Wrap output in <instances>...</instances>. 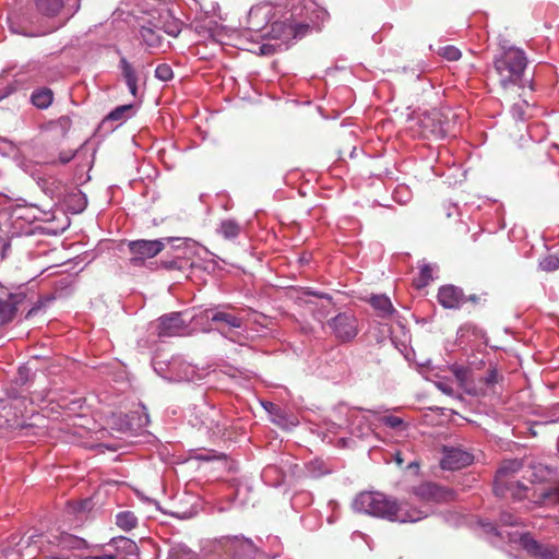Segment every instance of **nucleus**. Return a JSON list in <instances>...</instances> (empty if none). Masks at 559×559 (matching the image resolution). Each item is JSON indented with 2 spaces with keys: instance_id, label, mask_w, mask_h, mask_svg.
Returning a JSON list of instances; mask_svg holds the SVG:
<instances>
[{
  "instance_id": "obj_49",
  "label": "nucleus",
  "mask_w": 559,
  "mask_h": 559,
  "mask_svg": "<svg viewBox=\"0 0 559 559\" xmlns=\"http://www.w3.org/2000/svg\"><path fill=\"white\" fill-rule=\"evenodd\" d=\"M451 205H449L448 211L445 213V216L449 218L451 217L452 213L450 212Z\"/></svg>"
},
{
  "instance_id": "obj_39",
  "label": "nucleus",
  "mask_w": 559,
  "mask_h": 559,
  "mask_svg": "<svg viewBox=\"0 0 559 559\" xmlns=\"http://www.w3.org/2000/svg\"><path fill=\"white\" fill-rule=\"evenodd\" d=\"M498 372L496 369H490L488 371V376L486 377V383L492 384L497 382Z\"/></svg>"
},
{
  "instance_id": "obj_43",
  "label": "nucleus",
  "mask_w": 559,
  "mask_h": 559,
  "mask_svg": "<svg viewBox=\"0 0 559 559\" xmlns=\"http://www.w3.org/2000/svg\"><path fill=\"white\" fill-rule=\"evenodd\" d=\"M8 415H9V407H8V406H2V407H1V411H0V418L4 417V418H5V421H7L10 426H13L12 424H10V419L8 418Z\"/></svg>"
},
{
  "instance_id": "obj_12",
  "label": "nucleus",
  "mask_w": 559,
  "mask_h": 559,
  "mask_svg": "<svg viewBox=\"0 0 559 559\" xmlns=\"http://www.w3.org/2000/svg\"><path fill=\"white\" fill-rule=\"evenodd\" d=\"M438 301L445 309H459L466 304V296L462 288L454 285H444L439 288Z\"/></svg>"
},
{
  "instance_id": "obj_38",
  "label": "nucleus",
  "mask_w": 559,
  "mask_h": 559,
  "mask_svg": "<svg viewBox=\"0 0 559 559\" xmlns=\"http://www.w3.org/2000/svg\"><path fill=\"white\" fill-rule=\"evenodd\" d=\"M56 124L60 127L62 133L66 134V132L71 128L72 121L70 117L62 116L56 121Z\"/></svg>"
},
{
  "instance_id": "obj_2",
  "label": "nucleus",
  "mask_w": 559,
  "mask_h": 559,
  "mask_svg": "<svg viewBox=\"0 0 559 559\" xmlns=\"http://www.w3.org/2000/svg\"><path fill=\"white\" fill-rule=\"evenodd\" d=\"M501 55L495 59V69L501 86L507 88L521 80L526 68V57L523 50L512 46L501 45Z\"/></svg>"
},
{
  "instance_id": "obj_11",
  "label": "nucleus",
  "mask_w": 559,
  "mask_h": 559,
  "mask_svg": "<svg viewBox=\"0 0 559 559\" xmlns=\"http://www.w3.org/2000/svg\"><path fill=\"white\" fill-rule=\"evenodd\" d=\"M188 324L181 318L180 312H171L163 316L158 321V336L171 337L183 335L187 331Z\"/></svg>"
},
{
  "instance_id": "obj_31",
  "label": "nucleus",
  "mask_w": 559,
  "mask_h": 559,
  "mask_svg": "<svg viewBox=\"0 0 559 559\" xmlns=\"http://www.w3.org/2000/svg\"><path fill=\"white\" fill-rule=\"evenodd\" d=\"M438 53L449 61H455L461 58V51L454 46L441 47Z\"/></svg>"
},
{
  "instance_id": "obj_41",
  "label": "nucleus",
  "mask_w": 559,
  "mask_h": 559,
  "mask_svg": "<svg viewBox=\"0 0 559 559\" xmlns=\"http://www.w3.org/2000/svg\"><path fill=\"white\" fill-rule=\"evenodd\" d=\"M481 301V296L472 294L469 296H466V302H472L473 305H479Z\"/></svg>"
},
{
  "instance_id": "obj_18",
  "label": "nucleus",
  "mask_w": 559,
  "mask_h": 559,
  "mask_svg": "<svg viewBox=\"0 0 559 559\" xmlns=\"http://www.w3.org/2000/svg\"><path fill=\"white\" fill-rule=\"evenodd\" d=\"M369 302L381 318H391L395 312L390 298L385 295H373L370 297Z\"/></svg>"
},
{
  "instance_id": "obj_30",
  "label": "nucleus",
  "mask_w": 559,
  "mask_h": 559,
  "mask_svg": "<svg viewBox=\"0 0 559 559\" xmlns=\"http://www.w3.org/2000/svg\"><path fill=\"white\" fill-rule=\"evenodd\" d=\"M452 372L455 379L459 381L460 385L464 386L467 383L471 374L468 368L462 366H453Z\"/></svg>"
},
{
  "instance_id": "obj_29",
  "label": "nucleus",
  "mask_w": 559,
  "mask_h": 559,
  "mask_svg": "<svg viewBox=\"0 0 559 559\" xmlns=\"http://www.w3.org/2000/svg\"><path fill=\"white\" fill-rule=\"evenodd\" d=\"M306 296H314V297H318V298H321V299H325L329 302V305L332 304V297L329 294L313 292V290H310L309 288L302 289L301 296L298 297V300L300 302L301 301L305 302L306 305L311 304L310 300L305 299Z\"/></svg>"
},
{
  "instance_id": "obj_53",
  "label": "nucleus",
  "mask_w": 559,
  "mask_h": 559,
  "mask_svg": "<svg viewBox=\"0 0 559 559\" xmlns=\"http://www.w3.org/2000/svg\"><path fill=\"white\" fill-rule=\"evenodd\" d=\"M124 559H138V557H130V558H124Z\"/></svg>"
},
{
  "instance_id": "obj_24",
  "label": "nucleus",
  "mask_w": 559,
  "mask_h": 559,
  "mask_svg": "<svg viewBox=\"0 0 559 559\" xmlns=\"http://www.w3.org/2000/svg\"><path fill=\"white\" fill-rule=\"evenodd\" d=\"M218 233L225 239H235L240 234V226L234 219H225L221 223Z\"/></svg>"
},
{
  "instance_id": "obj_19",
  "label": "nucleus",
  "mask_w": 559,
  "mask_h": 559,
  "mask_svg": "<svg viewBox=\"0 0 559 559\" xmlns=\"http://www.w3.org/2000/svg\"><path fill=\"white\" fill-rule=\"evenodd\" d=\"M109 545L115 546L116 550L119 554H123L129 557H139V547L138 545L130 538L124 536H118L111 538Z\"/></svg>"
},
{
  "instance_id": "obj_45",
  "label": "nucleus",
  "mask_w": 559,
  "mask_h": 559,
  "mask_svg": "<svg viewBox=\"0 0 559 559\" xmlns=\"http://www.w3.org/2000/svg\"><path fill=\"white\" fill-rule=\"evenodd\" d=\"M97 559H116V555H103V556H97Z\"/></svg>"
},
{
  "instance_id": "obj_20",
  "label": "nucleus",
  "mask_w": 559,
  "mask_h": 559,
  "mask_svg": "<svg viewBox=\"0 0 559 559\" xmlns=\"http://www.w3.org/2000/svg\"><path fill=\"white\" fill-rule=\"evenodd\" d=\"M120 64H121L122 76L130 90V93L133 96H136V94H138V76H136L135 70L133 69L131 63H129L127 61V59H124V58H122L120 60Z\"/></svg>"
},
{
  "instance_id": "obj_5",
  "label": "nucleus",
  "mask_w": 559,
  "mask_h": 559,
  "mask_svg": "<svg viewBox=\"0 0 559 559\" xmlns=\"http://www.w3.org/2000/svg\"><path fill=\"white\" fill-rule=\"evenodd\" d=\"M174 238H164L162 240H145L138 239L129 242V251L131 253L130 262L139 266L146 259L156 257L159 252H162L167 243L174 241Z\"/></svg>"
},
{
  "instance_id": "obj_13",
  "label": "nucleus",
  "mask_w": 559,
  "mask_h": 559,
  "mask_svg": "<svg viewBox=\"0 0 559 559\" xmlns=\"http://www.w3.org/2000/svg\"><path fill=\"white\" fill-rule=\"evenodd\" d=\"M413 493L423 501H445L452 492L433 483H423L413 489Z\"/></svg>"
},
{
  "instance_id": "obj_46",
  "label": "nucleus",
  "mask_w": 559,
  "mask_h": 559,
  "mask_svg": "<svg viewBox=\"0 0 559 559\" xmlns=\"http://www.w3.org/2000/svg\"><path fill=\"white\" fill-rule=\"evenodd\" d=\"M395 460H396V463L399 466H401L403 464V459L401 457V453L397 452L396 455H395Z\"/></svg>"
},
{
  "instance_id": "obj_4",
  "label": "nucleus",
  "mask_w": 559,
  "mask_h": 559,
  "mask_svg": "<svg viewBox=\"0 0 559 559\" xmlns=\"http://www.w3.org/2000/svg\"><path fill=\"white\" fill-rule=\"evenodd\" d=\"M420 128L425 136L431 135L436 139H443L453 134L455 122L453 118H450L444 112L433 109L423 115Z\"/></svg>"
},
{
  "instance_id": "obj_25",
  "label": "nucleus",
  "mask_w": 559,
  "mask_h": 559,
  "mask_svg": "<svg viewBox=\"0 0 559 559\" xmlns=\"http://www.w3.org/2000/svg\"><path fill=\"white\" fill-rule=\"evenodd\" d=\"M535 502L542 504H558L559 503V486L551 487L547 490H544L538 495L535 499Z\"/></svg>"
},
{
  "instance_id": "obj_28",
  "label": "nucleus",
  "mask_w": 559,
  "mask_h": 559,
  "mask_svg": "<svg viewBox=\"0 0 559 559\" xmlns=\"http://www.w3.org/2000/svg\"><path fill=\"white\" fill-rule=\"evenodd\" d=\"M61 543L71 549H82L86 547V542L83 538L66 534L61 538Z\"/></svg>"
},
{
  "instance_id": "obj_9",
  "label": "nucleus",
  "mask_w": 559,
  "mask_h": 559,
  "mask_svg": "<svg viewBox=\"0 0 559 559\" xmlns=\"http://www.w3.org/2000/svg\"><path fill=\"white\" fill-rule=\"evenodd\" d=\"M224 551L233 559H252L254 546L249 539L234 537H224L221 539Z\"/></svg>"
},
{
  "instance_id": "obj_10",
  "label": "nucleus",
  "mask_w": 559,
  "mask_h": 559,
  "mask_svg": "<svg viewBox=\"0 0 559 559\" xmlns=\"http://www.w3.org/2000/svg\"><path fill=\"white\" fill-rule=\"evenodd\" d=\"M473 462V455L460 448L444 447L440 466L443 469L455 471L468 466Z\"/></svg>"
},
{
  "instance_id": "obj_32",
  "label": "nucleus",
  "mask_w": 559,
  "mask_h": 559,
  "mask_svg": "<svg viewBox=\"0 0 559 559\" xmlns=\"http://www.w3.org/2000/svg\"><path fill=\"white\" fill-rule=\"evenodd\" d=\"M539 265L544 271H555L559 269V258L555 254H549L539 262Z\"/></svg>"
},
{
  "instance_id": "obj_34",
  "label": "nucleus",
  "mask_w": 559,
  "mask_h": 559,
  "mask_svg": "<svg viewBox=\"0 0 559 559\" xmlns=\"http://www.w3.org/2000/svg\"><path fill=\"white\" fill-rule=\"evenodd\" d=\"M187 264V260L182 257H176L173 260H163L162 265L166 270H182Z\"/></svg>"
},
{
  "instance_id": "obj_27",
  "label": "nucleus",
  "mask_w": 559,
  "mask_h": 559,
  "mask_svg": "<svg viewBox=\"0 0 559 559\" xmlns=\"http://www.w3.org/2000/svg\"><path fill=\"white\" fill-rule=\"evenodd\" d=\"M432 281V267L429 264L421 266L418 276L414 280L417 288L426 287Z\"/></svg>"
},
{
  "instance_id": "obj_47",
  "label": "nucleus",
  "mask_w": 559,
  "mask_h": 559,
  "mask_svg": "<svg viewBox=\"0 0 559 559\" xmlns=\"http://www.w3.org/2000/svg\"><path fill=\"white\" fill-rule=\"evenodd\" d=\"M72 156H73V155H71V156H67V157L61 156V157H60L61 163H62V164L68 163V162L72 158Z\"/></svg>"
},
{
  "instance_id": "obj_22",
  "label": "nucleus",
  "mask_w": 559,
  "mask_h": 559,
  "mask_svg": "<svg viewBox=\"0 0 559 559\" xmlns=\"http://www.w3.org/2000/svg\"><path fill=\"white\" fill-rule=\"evenodd\" d=\"M53 94L52 91L44 87L40 90L35 91L32 94L31 100L34 106H36L39 109H45L50 106L52 103Z\"/></svg>"
},
{
  "instance_id": "obj_6",
  "label": "nucleus",
  "mask_w": 559,
  "mask_h": 559,
  "mask_svg": "<svg viewBox=\"0 0 559 559\" xmlns=\"http://www.w3.org/2000/svg\"><path fill=\"white\" fill-rule=\"evenodd\" d=\"M206 316L211 320V322L215 324V330H217L222 335L229 337L233 341H235V330L241 329L243 325V320L240 317H237L229 312L207 310Z\"/></svg>"
},
{
  "instance_id": "obj_37",
  "label": "nucleus",
  "mask_w": 559,
  "mask_h": 559,
  "mask_svg": "<svg viewBox=\"0 0 559 559\" xmlns=\"http://www.w3.org/2000/svg\"><path fill=\"white\" fill-rule=\"evenodd\" d=\"M383 423L386 426L394 428V429L400 428L404 425L403 419L400 417H396V416H386L383 418Z\"/></svg>"
},
{
  "instance_id": "obj_33",
  "label": "nucleus",
  "mask_w": 559,
  "mask_h": 559,
  "mask_svg": "<svg viewBox=\"0 0 559 559\" xmlns=\"http://www.w3.org/2000/svg\"><path fill=\"white\" fill-rule=\"evenodd\" d=\"M155 76L160 81H169L173 79L174 73L169 64L163 63L157 66L155 70Z\"/></svg>"
},
{
  "instance_id": "obj_42",
  "label": "nucleus",
  "mask_w": 559,
  "mask_h": 559,
  "mask_svg": "<svg viewBox=\"0 0 559 559\" xmlns=\"http://www.w3.org/2000/svg\"><path fill=\"white\" fill-rule=\"evenodd\" d=\"M8 247H9V243L5 241V239L0 237V259L4 258V252Z\"/></svg>"
},
{
  "instance_id": "obj_15",
  "label": "nucleus",
  "mask_w": 559,
  "mask_h": 559,
  "mask_svg": "<svg viewBox=\"0 0 559 559\" xmlns=\"http://www.w3.org/2000/svg\"><path fill=\"white\" fill-rule=\"evenodd\" d=\"M25 299L23 294H9L0 298V325L12 321L16 314L17 307Z\"/></svg>"
},
{
  "instance_id": "obj_35",
  "label": "nucleus",
  "mask_w": 559,
  "mask_h": 559,
  "mask_svg": "<svg viewBox=\"0 0 559 559\" xmlns=\"http://www.w3.org/2000/svg\"><path fill=\"white\" fill-rule=\"evenodd\" d=\"M132 109V105H122L117 107L115 110H112L108 116L107 119L109 120H120L124 117V114L130 111Z\"/></svg>"
},
{
  "instance_id": "obj_8",
  "label": "nucleus",
  "mask_w": 559,
  "mask_h": 559,
  "mask_svg": "<svg viewBox=\"0 0 559 559\" xmlns=\"http://www.w3.org/2000/svg\"><path fill=\"white\" fill-rule=\"evenodd\" d=\"M523 467V461L513 459L504 460L501 462L495 477L493 491L497 496L504 497L506 489L508 488V481L510 478L521 471Z\"/></svg>"
},
{
  "instance_id": "obj_50",
  "label": "nucleus",
  "mask_w": 559,
  "mask_h": 559,
  "mask_svg": "<svg viewBox=\"0 0 559 559\" xmlns=\"http://www.w3.org/2000/svg\"><path fill=\"white\" fill-rule=\"evenodd\" d=\"M300 262H302V263H308V262H309V259H308V258H306V257H301V258H300Z\"/></svg>"
},
{
  "instance_id": "obj_21",
  "label": "nucleus",
  "mask_w": 559,
  "mask_h": 559,
  "mask_svg": "<svg viewBox=\"0 0 559 559\" xmlns=\"http://www.w3.org/2000/svg\"><path fill=\"white\" fill-rule=\"evenodd\" d=\"M63 5V0H36L37 11L46 16L58 15Z\"/></svg>"
},
{
  "instance_id": "obj_52",
  "label": "nucleus",
  "mask_w": 559,
  "mask_h": 559,
  "mask_svg": "<svg viewBox=\"0 0 559 559\" xmlns=\"http://www.w3.org/2000/svg\"><path fill=\"white\" fill-rule=\"evenodd\" d=\"M265 48H266V46H264V45H263V46H261V51H262V53H264V49H265Z\"/></svg>"
},
{
  "instance_id": "obj_36",
  "label": "nucleus",
  "mask_w": 559,
  "mask_h": 559,
  "mask_svg": "<svg viewBox=\"0 0 559 559\" xmlns=\"http://www.w3.org/2000/svg\"><path fill=\"white\" fill-rule=\"evenodd\" d=\"M500 522L509 526H516L520 524L518 518H515L513 514L509 512H502L500 514Z\"/></svg>"
},
{
  "instance_id": "obj_23",
  "label": "nucleus",
  "mask_w": 559,
  "mask_h": 559,
  "mask_svg": "<svg viewBox=\"0 0 559 559\" xmlns=\"http://www.w3.org/2000/svg\"><path fill=\"white\" fill-rule=\"evenodd\" d=\"M116 524L121 530L129 532L136 526L138 519L133 512L122 511L116 515Z\"/></svg>"
},
{
  "instance_id": "obj_44",
  "label": "nucleus",
  "mask_w": 559,
  "mask_h": 559,
  "mask_svg": "<svg viewBox=\"0 0 559 559\" xmlns=\"http://www.w3.org/2000/svg\"><path fill=\"white\" fill-rule=\"evenodd\" d=\"M513 110H514L515 115H516L520 119H523V118H524V112H523L522 108H521L519 105H514Z\"/></svg>"
},
{
  "instance_id": "obj_14",
  "label": "nucleus",
  "mask_w": 559,
  "mask_h": 559,
  "mask_svg": "<svg viewBox=\"0 0 559 559\" xmlns=\"http://www.w3.org/2000/svg\"><path fill=\"white\" fill-rule=\"evenodd\" d=\"M523 548L531 555L540 559H559V551L555 546L544 545L530 536L522 537Z\"/></svg>"
},
{
  "instance_id": "obj_26",
  "label": "nucleus",
  "mask_w": 559,
  "mask_h": 559,
  "mask_svg": "<svg viewBox=\"0 0 559 559\" xmlns=\"http://www.w3.org/2000/svg\"><path fill=\"white\" fill-rule=\"evenodd\" d=\"M527 487L520 481H508V488L506 489V496L510 492V496L514 500H522L526 497Z\"/></svg>"
},
{
  "instance_id": "obj_51",
  "label": "nucleus",
  "mask_w": 559,
  "mask_h": 559,
  "mask_svg": "<svg viewBox=\"0 0 559 559\" xmlns=\"http://www.w3.org/2000/svg\"><path fill=\"white\" fill-rule=\"evenodd\" d=\"M83 559H97V556H87V557H85Z\"/></svg>"
},
{
  "instance_id": "obj_17",
  "label": "nucleus",
  "mask_w": 559,
  "mask_h": 559,
  "mask_svg": "<svg viewBox=\"0 0 559 559\" xmlns=\"http://www.w3.org/2000/svg\"><path fill=\"white\" fill-rule=\"evenodd\" d=\"M309 29L308 24L296 23L287 25L284 22H275L272 24V32L276 34L287 33L288 36L296 38L304 36Z\"/></svg>"
},
{
  "instance_id": "obj_3",
  "label": "nucleus",
  "mask_w": 559,
  "mask_h": 559,
  "mask_svg": "<svg viewBox=\"0 0 559 559\" xmlns=\"http://www.w3.org/2000/svg\"><path fill=\"white\" fill-rule=\"evenodd\" d=\"M39 179L40 181L38 185L41 186L44 191L47 194H50L52 199H57L59 202H63L73 213H81L86 207V195L76 187L71 188L70 191L67 188L60 186L49 188V181L51 180V185L53 186L56 182V177H40Z\"/></svg>"
},
{
  "instance_id": "obj_48",
  "label": "nucleus",
  "mask_w": 559,
  "mask_h": 559,
  "mask_svg": "<svg viewBox=\"0 0 559 559\" xmlns=\"http://www.w3.org/2000/svg\"><path fill=\"white\" fill-rule=\"evenodd\" d=\"M37 309L36 308H32L31 310H28L27 314H26V318H29L31 316H33V313L36 311Z\"/></svg>"
},
{
  "instance_id": "obj_1",
  "label": "nucleus",
  "mask_w": 559,
  "mask_h": 559,
  "mask_svg": "<svg viewBox=\"0 0 559 559\" xmlns=\"http://www.w3.org/2000/svg\"><path fill=\"white\" fill-rule=\"evenodd\" d=\"M359 509L368 514L396 522H416L421 513L416 509H407L406 504L397 503L380 492H362L356 499Z\"/></svg>"
},
{
  "instance_id": "obj_16",
  "label": "nucleus",
  "mask_w": 559,
  "mask_h": 559,
  "mask_svg": "<svg viewBox=\"0 0 559 559\" xmlns=\"http://www.w3.org/2000/svg\"><path fill=\"white\" fill-rule=\"evenodd\" d=\"M140 36L143 43L151 49H157L163 46V35L152 22H148L147 25L141 26Z\"/></svg>"
},
{
  "instance_id": "obj_40",
  "label": "nucleus",
  "mask_w": 559,
  "mask_h": 559,
  "mask_svg": "<svg viewBox=\"0 0 559 559\" xmlns=\"http://www.w3.org/2000/svg\"><path fill=\"white\" fill-rule=\"evenodd\" d=\"M437 386H438L439 390H441L443 393H445L448 395H452L453 394L452 386L447 384V383L439 382V383H437Z\"/></svg>"
},
{
  "instance_id": "obj_7",
  "label": "nucleus",
  "mask_w": 559,
  "mask_h": 559,
  "mask_svg": "<svg viewBox=\"0 0 559 559\" xmlns=\"http://www.w3.org/2000/svg\"><path fill=\"white\" fill-rule=\"evenodd\" d=\"M328 324L341 342L352 341L358 333L356 319L347 312L338 313Z\"/></svg>"
}]
</instances>
